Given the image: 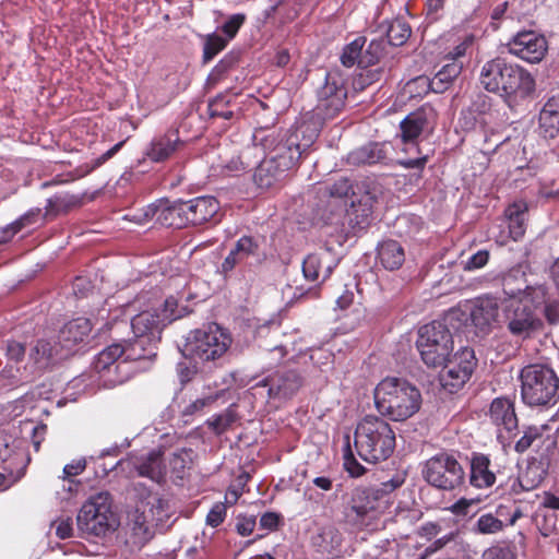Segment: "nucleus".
Here are the masks:
<instances>
[{"label":"nucleus","instance_id":"f257e3e1","mask_svg":"<svg viewBox=\"0 0 559 559\" xmlns=\"http://www.w3.org/2000/svg\"><path fill=\"white\" fill-rule=\"evenodd\" d=\"M479 82L487 92L498 94L507 102L531 96L536 86L530 71L502 57L485 62Z\"/></svg>","mask_w":559,"mask_h":559},{"label":"nucleus","instance_id":"f03ea898","mask_svg":"<svg viewBox=\"0 0 559 559\" xmlns=\"http://www.w3.org/2000/svg\"><path fill=\"white\" fill-rule=\"evenodd\" d=\"M421 401L420 391L404 379L386 377L374 389L378 412L394 421L414 416L420 409Z\"/></svg>","mask_w":559,"mask_h":559},{"label":"nucleus","instance_id":"7ed1b4c3","mask_svg":"<svg viewBox=\"0 0 559 559\" xmlns=\"http://www.w3.org/2000/svg\"><path fill=\"white\" fill-rule=\"evenodd\" d=\"M396 444L391 425L378 416H366L357 425L354 445L358 456L367 463H378L389 459Z\"/></svg>","mask_w":559,"mask_h":559},{"label":"nucleus","instance_id":"20e7f679","mask_svg":"<svg viewBox=\"0 0 559 559\" xmlns=\"http://www.w3.org/2000/svg\"><path fill=\"white\" fill-rule=\"evenodd\" d=\"M521 397L531 407H552L559 401V376L548 364H530L519 376Z\"/></svg>","mask_w":559,"mask_h":559},{"label":"nucleus","instance_id":"39448f33","mask_svg":"<svg viewBox=\"0 0 559 559\" xmlns=\"http://www.w3.org/2000/svg\"><path fill=\"white\" fill-rule=\"evenodd\" d=\"M402 484L403 479L396 477L382 483L379 487L354 488L344 511L347 522L358 524L371 514L383 513L392 503L391 493Z\"/></svg>","mask_w":559,"mask_h":559},{"label":"nucleus","instance_id":"423d86ee","mask_svg":"<svg viewBox=\"0 0 559 559\" xmlns=\"http://www.w3.org/2000/svg\"><path fill=\"white\" fill-rule=\"evenodd\" d=\"M416 347L428 367H440L453 352V336L441 321H432L418 331Z\"/></svg>","mask_w":559,"mask_h":559},{"label":"nucleus","instance_id":"0eeeda50","mask_svg":"<svg viewBox=\"0 0 559 559\" xmlns=\"http://www.w3.org/2000/svg\"><path fill=\"white\" fill-rule=\"evenodd\" d=\"M76 523L82 534L105 536L117 526V520L111 511L109 492H99L88 499L79 511Z\"/></svg>","mask_w":559,"mask_h":559},{"label":"nucleus","instance_id":"6e6552de","mask_svg":"<svg viewBox=\"0 0 559 559\" xmlns=\"http://www.w3.org/2000/svg\"><path fill=\"white\" fill-rule=\"evenodd\" d=\"M421 476L430 486L452 491L465 484V469L457 459L448 452H439L428 459L421 468Z\"/></svg>","mask_w":559,"mask_h":559},{"label":"nucleus","instance_id":"1a4fd4ad","mask_svg":"<svg viewBox=\"0 0 559 559\" xmlns=\"http://www.w3.org/2000/svg\"><path fill=\"white\" fill-rule=\"evenodd\" d=\"M233 343L230 334L217 324L206 330H195L188 337L186 350L194 359L203 362L218 361L225 358Z\"/></svg>","mask_w":559,"mask_h":559},{"label":"nucleus","instance_id":"9d476101","mask_svg":"<svg viewBox=\"0 0 559 559\" xmlns=\"http://www.w3.org/2000/svg\"><path fill=\"white\" fill-rule=\"evenodd\" d=\"M503 293L502 305L508 302L527 301L534 308L542 307L548 299V289L544 284L530 285L522 265H515L500 275Z\"/></svg>","mask_w":559,"mask_h":559},{"label":"nucleus","instance_id":"9b49d317","mask_svg":"<svg viewBox=\"0 0 559 559\" xmlns=\"http://www.w3.org/2000/svg\"><path fill=\"white\" fill-rule=\"evenodd\" d=\"M536 309L527 301L504 304L502 312L508 332L523 341L538 333L544 324L535 312Z\"/></svg>","mask_w":559,"mask_h":559},{"label":"nucleus","instance_id":"f8f14e48","mask_svg":"<svg viewBox=\"0 0 559 559\" xmlns=\"http://www.w3.org/2000/svg\"><path fill=\"white\" fill-rule=\"evenodd\" d=\"M316 114L323 120L335 118L345 107L347 88L337 71L325 74L324 84L317 92Z\"/></svg>","mask_w":559,"mask_h":559},{"label":"nucleus","instance_id":"ddd939ff","mask_svg":"<svg viewBox=\"0 0 559 559\" xmlns=\"http://www.w3.org/2000/svg\"><path fill=\"white\" fill-rule=\"evenodd\" d=\"M440 377L442 386L451 393L459 391L471 379L477 359L473 348L463 347L442 365Z\"/></svg>","mask_w":559,"mask_h":559},{"label":"nucleus","instance_id":"4468645a","mask_svg":"<svg viewBox=\"0 0 559 559\" xmlns=\"http://www.w3.org/2000/svg\"><path fill=\"white\" fill-rule=\"evenodd\" d=\"M122 354L118 345H109L96 356L94 369L105 385L116 386L129 380L130 371L126 368L128 361L122 358Z\"/></svg>","mask_w":559,"mask_h":559},{"label":"nucleus","instance_id":"2eb2a0df","mask_svg":"<svg viewBox=\"0 0 559 559\" xmlns=\"http://www.w3.org/2000/svg\"><path fill=\"white\" fill-rule=\"evenodd\" d=\"M262 243L263 240L260 237L247 235L240 237L222 262L221 273L226 277L241 263L252 264L254 262L261 264L266 259Z\"/></svg>","mask_w":559,"mask_h":559},{"label":"nucleus","instance_id":"dca6fc26","mask_svg":"<svg viewBox=\"0 0 559 559\" xmlns=\"http://www.w3.org/2000/svg\"><path fill=\"white\" fill-rule=\"evenodd\" d=\"M508 52L528 62H540L547 51L546 37L535 31H522L515 34L506 45Z\"/></svg>","mask_w":559,"mask_h":559},{"label":"nucleus","instance_id":"f3484780","mask_svg":"<svg viewBox=\"0 0 559 559\" xmlns=\"http://www.w3.org/2000/svg\"><path fill=\"white\" fill-rule=\"evenodd\" d=\"M143 216L146 221L155 219L165 227L185 228L189 226L183 200H156L144 209Z\"/></svg>","mask_w":559,"mask_h":559},{"label":"nucleus","instance_id":"a211bd4d","mask_svg":"<svg viewBox=\"0 0 559 559\" xmlns=\"http://www.w3.org/2000/svg\"><path fill=\"white\" fill-rule=\"evenodd\" d=\"M189 226H215L223 214L219 201L213 195H201L185 201Z\"/></svg>","mask_w":559,"mask_h":559},{"label":"nucleus","instance_id":"6ab92c4d","mask_svg":"<svg viewBox=\"0 0 559 559\" xmlns=\"http://www.w3.org/2000/svg\"><path fill=\"white\" fill-rule=\"evenodd\" d=\"M302 127L288 131L272 150L270 156L283 170L288 171L298 165L309 143L301 144L299 132Z\"/></svg>","mask_w":559,"mask_h":559},{"label":"nucleus","instance_id":"aec40b11","mask_svg":"<svg viewBox=\"0 0 559 559\" xmlns=\"http://www.w3.org/2000/svg\"><path fill=\"white\" fill-rule=\"evenodd\" d=\"M531 447H535L542 461H548L556 453L557 440L547 433L546 427L532 426L524 430L523 436L515 442L514 450L518 453H524Z\"/></svg>","mask_w":559,"mask_h":559},{"label":"nucleus","instance_id":"412c9836","mask_svg":"<svg viewBox=\"0 0 559 559\" xmlns=\"http://www.w3.org/2000/svg\"><path fill=\"white\" fill-rule=\"evenodd\" d=\"M338 264L331 248H320L319 251L308 254L302 261V273L311 282H325Z\"/></svg>","mask_w":559,"mask_h":559},{"label":"nucleus","instance_id":"4be33fe9","mask_svg":"<svg viewBox=\"0 0 559 559\" xmlns=\"http://www.w3.org/2000/svg\"><path fill=\"white\" fill-rule=\"evenodd\" d=\"M492 99L484 93H478L471 105L461 112V120L465 129H473L477 123L486 126L493 117Z\"/></svg>","mask_w":559,"mask_h":559},{"label":"nucleus","instance_id":"5701e85b","mask_svg":"<svg viewBox=\"0 0 559 559\" xmlns=\"http://www.w3.org/2000/svg\"><path fill=\"white\" fill-rule=\"evenodd\" d=\"M166 324L158 314V310H145L131 320V329L134 336H142L153 342H160L162 332Z\"/></svg>","mask_w":559,"mask_h":559},{"label":"nucleus","instance_id":"b1692460","mask_svg":"<svg viewBox=\"0 0 559 559\" xmlns=\"http://www.w3.org/2000/svg\"><path fill=\"white\" fill-rule=\"evenodd\" d=\"M468 481L477 489H487L495 485L496 473L491 468L489 455L480 452L471 454Z\"/></svg>","mask_w":559,"mask_h":559},{"label":"nucleus","instance_id":"393cba45","mask_svg":"<svg viewBox=\"0 0 559 559\" xmlns=\"http://www.w3.org/2000/svg\"><path fill=\"white\" fill-rule=\"evenodd\" d=\"M92 332V323L86 318H76L67 322L59 331L58 344L71 352L75 346L85 343Z\"/></svg>","mask_w":559,"mask_h":559},{"label":"nucleus","instance_id":"a878e982","mask_svg":"<svg viewBox=\"0 0 559 559\" xmlns=\"http://www.w3.org/2000/svg\"><path fill=\"white\" fill-rule=\"evenodd\" d=\"M266 381L273 399H290L302 385V378L295 370L277 371Z\"/></svg>","mask_w":559,"mask_h":559},{"label":"nucleus","instance_id":"bb28decb","mask_svg":"<svg viewBox=\"0 0 559 559\" xmlns=\"http://www.w3.org/2000/svg\"><path fill=\"white\" fill-rule=\"evenodd\" d=\"M488 416L490 421L508 432L518 428V416L515 414L514 400L507 396H499L491 401Z\"/></svg>","mask_w":559,"mask_h":559},{"label":"nucleus","instance_id":"cd10ccee","mask_svg":"<svg viewBox=\"0 0 559 559\" xmlns=\"http://www.w3.org/2000/svg\"><path fill=\"white\" fill-rule=\"evenodd\" d=\"M111 345H118L123 350L122 358L128 362L153 359L157 355V342L142 336H134L132 340L112 343Z\"/></svg>","mask_w":559,"mask_h":559},{"label":"nucleus","instance_id":"c85d7f7f","mask_svg":"<svg viewBox=\"0 0 559 559\" xmlns=\"http://www.w3.org/2000/svg\"><path fill=\"white\" fill-rule=\"evenodd\" d=\"M431 110L424 107L408 114L400 123L401 139L404 144L415 143L425 129L428 128Z\"/></svg>","mask_w":559,"mask_h":559},{"label":"nucleus","instance_id":"c756f323","mask_svg":"<svg viewBox=\"0 0 559 559\" xmlns=\"http://www.w3.org/2000/svg\"><path fill=\"white\" fill-rule=\"evenodd\" d=\"M498 301L495 297L485 295L477 297L471 310V320L480 331H485L498 316Z\"/></svg>","mask_w":559,"mask_h":559},{"label":"nucleus","instance_id":"7c9ffc66","mask_svg":"<svg viewBox=\"0 0 559 559\" xmlns=\"http://www.w3.org/2000/svg\"><path fill=\"white\" fill-rule=\"evenodd\" d=\"M527 213L528 204L524 200H516L504 210L509 235L514 241L520 240L525 235Z\"/></svg>","mask_w":559,"mask_h":559},{"label":"nucleus","instance_id":"2f4dec72","mask_svg":"<svg viewBox=\"0 0 559 559\" xmlns=\"http://www.w3.org/2000/svg\"><path fill=\"white\" fill-rule=\"evenodd\" d=\"M83 205V198L69 192L56 193L47 200L44 218L52 221Z\"/></svg>","mask_w":559,"mask_h":559},{"label":"nucleus","instance_id":"473e14b6","mask_svg":"<svg viewBox=\"0 0 559 559\" xmlns=\"http://www.w3.org/2000/svg\"><path fill=\"white\" fill-rule=\"evenodd\" d=\"M286 173L271 157H266L255 168L253 180L259 188L267 190L280 186Z\"/></svg>","mask_w":559,"mask_h":559},{"label":"nucleus","instance_id":"72a5a7b5","mask_svg":"<svg viewBox=\"0 0 559 559\" xmlns=\"http://www.w3.org/2000/svg\"><path fill=\"white\" fill-rule=\"evenodd\" d=\"M180 140L177 131H168L152 140L146 156L155 163L168 159L177 150Z\"/></svg>","mask_w":559,"mask_h":559},{"label":"nucleus","instance_id":"f704fd0d","mask_svg":"<svg viewBox=\"0 0 559 559\" xmlns=\"http://www.w3.org/2000/svg\"><path fill=\"white\" fill-rule=\"evenodd\" d=\"M539 132L545 139L559 133V95L550 97L539 112Z\"/></svg>","mask_w":559,"mask_h":559},{"label":"nucleus","instance_id":"c9c22d12","mask_svg":"<svg viewBox=\"0 0 559 559\" xmlns=\"http://www.w3.org/2000/svg\"><path fill=\"white\" fill-rule=\"evenodd\" d=\"M386 159L385 144L370 142L348 154L347 160L354 166L374 165Z\"/></svg>","mask_w":559,"mask_h":559},{"label":"nucleus","instance_id":"e433bc0d","mask_svg":"<svg viewBox=\"0 0 559 559\" xmlns=\"http://www.w3.org/2000/svg\"><path fill=\"white\" fill-rule=\"evenodd\" d=\"M316 546L326 559L341 558L343 555V535L335 527L323 528L318 535Z\"/></svg>","mask_w":559,"mask_h":559},{"label":"nucleus","instance_id":"4c0bfd02","mask_svg":"<svg viewBox=\"0 0 559 559\" xmlns=\"http://www.w3.org/2000/svg\"><path fill=\"white\" fill-rule=\"evenodd\" d=\"M378 259L384 269L394 271L404 263L405 252L399 241L384 240L378 247Z\"/></svg>","mask_w":559,"mask_h":559},{"label":"nucleus","instance_id":"58836bf2","mask_svg":"<svg viewBox=\"0 0 559 559\" xmlns=\"http://www.w3.org/2000/svg\"><path fill=\"white\" fill-rule=\"evenodd\" d=\"M549 463L550 460L542 461V457L530 462L525 471L522 472L518 478V485L521 489L530 491L538 487L546 476Z\"/></svg>","mask_w":559,"mask_h":559},{"label":"nucleus","instance_id":"ea45409f","mask_svg":"<svg viewBox=\"0 0 559 559\" xmlns=\"http://www.w3.org/2000/svg\"><path fill=\"white\" fill-rule=\"evenodd\" d=\"M139 476L147 477L159 483L165 475L160 451H151L145 457L135 464Z\"/></svg>","mask_w":559,"mask_h":559},{"label":"nucleus","instance_id":"a19ab883","mask_svg":"<svg viewBox=\"0 0 559 559\" xmlns=\"http://www.w3.org/2000/svg\"><path fill=\"white\" fill-rule=\"evenodd\" d=\"M462 62L445 63L436 75L428 81V86L433 93L441 94L445 92L462 72Z\"/></svg>","mask_w":559,"mask_h":559},{"label":"nucleus","instance_id":"79ce46f5","mask_svg":"<svg viewBox=\"0 0 559 559\" xmlns=\"http://www.w3.org/2000/svg\"><path fill=\"white\" fill-rule=\"evenodd\" d=\"M235 97L236 95H231L229 92L216 95L207 105L210 117L230 120L234 117V111L229 107L234 103Z\"/></svg>","mask_w":559,"mask_h":559},{"label":"nucleus","instance_id":"37998d69","mask_svg":"<svg viewBox=\"0 0 559 559\" xmlns=\"http://www.w3.org/2000/svg\"><path fill=\"white\" fill-rule=\"evenodd\" d=\"M534 523L545 537L559 534V515L552 513L549 509L538 507L534 515Z\"/></svg>","mask_w":559,"mask_h":559},{"label":"nucleus","instance_id":"c03bdc74","mask_svg":"<svg viewBox=\"0 0 559 559\" xmlns=\"http://www.w3.org/2000/svg\"><path fill=\"white\" fill-rule=\"evenodd\" d=\"M412 35V28L409 24L402 20H393L386 29V43L394 47L403 46Z\"/></svg>","mask_w":559,"mask_h":559},{"label":"nucleus","instance_id":"a18cd8bd","mask_svg":"<svg viewBox=\"0 0 559 559\" xmlns=\"http://www.w3.org/2000/svg\"><path fill=\"white\" fill-rule=\"evenodd\" d=\"M236 411L229 406L221 414H215L206 420V426L216 435L225 433L237 421Z\"/></svg>","mask_w":559,"mask_h":559},{"label":"nucleus","instance_id":"49530a36","mask_svg":"<svg viewBox=\"0 0 559 559\" xmlns=\"http://www.w3.org/2000/svg\"><path fill=\"white\" fill-rule=\"evenodd\" d=\"M366 41V37L359 36L345 45L340 57L341 63L346 68H352L355 64L360 68L362 48L365 47Z\"/></svg>","mask_w":559,"mask_h":559},{"label":"nucleus","instance_id":"de8ad7c7","mask_svg":"<svg viewBox=\"0 0 559 559\" xmlns=\"http://www.w3.org/2000/svg\"><path fill=\"white\" fill-rule=\"evenodd\" d=\"M240 61V52L239 51H229L227 52L218 63L212 69L209 80L217 83L226 78V75L235 69Z\"/></svg>","mask_w":559,"mask_h":559},{"label":"nucleus","instance_id":"09e8293b","mask_svg":"<svg viewBox=\"0 0 559 559\" xmlns=\"http://www.w3.org/2000/svg\"><path fill=\"white\" fill-rule=\"evenodd\" d=\"M386 41L383 38L370 40L368 46L362 48L360 68H369L377 64L385 53Z\"/></svg>","mask_w":559,"mask_h":559},{"label":"nucleus","instance_id":"8fccbe9b","mask_svg":"<svg viewBox=\"0 0 559 559\" xmlns=\"http://www.w3.org/2000/svg\"><path fill=\"white\" fill-rule=\"evenodd\" d=\"M228 44V40L216 33L205 36L202 61L204 64L212 61Z\"/></svg>","mask_w":559,"mask_h":559},{"label":"nucleus","instance_id":"3c124183","mask_svg":"<svg viewBox=\"0 0 559 559\" xmlns=\"http://www.w3.org/2000/svg\"><path fill=\"white\" fill-rule=\"evenodd\" d=\"M504 527L503 522L492 513L481 514L475 525L474 532L481 535H491L501 532Z\"/></svg>","mask_w":559,"mask_h":559},{"label":"nucleus","instance_id":"603ef678","mask_svg":"<svg viewBox=\"0 0 559 559\" xmlns=\"http://www.w3.org/2000/svg\"><path fill=\"white\" fill-rule=\"evenodd\" d=\"M423 516L420 508L413 501L411 504H399L395 510L394 521L396 523L414 525Z\"/></svg>","mask_w":559,"mask_h":559},{"label":"nucleus","instance_id":"864d4df0","mask_svg":"<svg viewBox=\"0 0 559 559\" xmlns=\"http://www.w3.org/2000/svg\"><path fill=\"white\" fill-rule=\"evenodd\" d=\"M343 460L344 469L349 474V476L360 477L366 473V468L357 461L353 453L349 435L345 436Z\"/></svg>","mask_w":559,"mask_h":559},{"label":"nucleus","instance_id":"5fc2aeb1","mask_svg":"<svg viewBox=\"0 0 559 559\" xmlns=\"http://www.w3.org/2000/svg\"><path fill=\"white\" fill-rule=\"evenodd\" d=\"M56 355H58L56 346L47 340H38L31 350V357L36 364L48 362Z\"/></svg>","mask_w":559,"mask_h":559},{"label":"nucleus","instance_id":"6e6d98bb","mask_svg":"<svg viewBox=\"0 0 559 559\" xmlns=\"http://www.w3.org/2000/svg\"><path fill=\"white\" fill-rule=\"evenodd\" d=\"M481 559H516L514 547L501 542L496 543L484 550Z\"/></svg>","mask_w":559,"mask_h":559},{"label":"nucleus","instance_id":"4d7b16f0","mask_svg":"<svg viewBox=\"0 0 559 559\" xmlns=\"http://www.w3.org/2000/svg\"><path fill=\"white\" fill-rule=\"evenodd\" d=\"M349 225L353 228L364 229L369 225L371 209L369 206L359 205L356 207L354 204L347 212Z\"/></svg>","mask_w":559,"mask_h":559},{"label":"nucleus","instance_id":"13d9d810","mask_svg":"<svg viewBox=\"0 0 559 559\" xmlns=\"http://www.w3.org/2000/svg\"><path fill=\"white\" fill-rule=\"evenodd\" d=\"M157 310L166 325L181 317L178 311V300L174 296L167 297L163 304V308H158Z\"/></svg>","mask_w":559,"mask_h":559},{"label":"nucleus","instance_id":"bf43d9fd","mask_svg":"<svg viewBox=\"0 0 559 559\" xmlns=\"http://www.w3.org/2000/svg\"><path fill=\"white\" fill-rule=\"evenodd\" d=\"M247 16L245 13H236L228 17V20L222 25V32L228 37V39H233L236 37L237 33L245 24Z\"/></svg>","mask_w":559,"mask_h":559},{"label":"nucleus","instance_id":"052dcab7","mask_svg":"<svg viewBox=\"0 0 559 559\" xmlns=\"http://www.w3.org/2000/svg\"><path fill=\"white\" fill-rule=\"evenodd\" d=\"M227 514V506L225 502H216L213 504L211 510L209 511L205 522L211 527L219 526L226 518Z\"/></svg>","mask_w":559,"mask_h":559},{"label":"nucleus","instance_id":"680f3d73","mask_svg":"<svg viewBox=\"0 0 559 559\" xmlns=\"http://www.w3.org/2000/svg\"><path fill=\"white\" fill-rule=\"evenodd\" d=\"M361 72L355 79V84L358 88L364 90L368 85L378 82L381 79L382 71L380 69L361 68Z\"/></svg>","mask_w":559,"mask_h":559},{"label":"nucleus","instance_id":"e2e57ef3","mask_svg":"<svg viewBox=\"0 0 559 559\" xmlns=\"http://www.w3.org/2000/svg\"><path fill=\"white\" fill-rule=\"evenodd\" d=\"M447 0H426L425 12L426 17L430 22L439 21L442 16V11L445 7Z\"/></svg>","mask_w":559,"mask_h":559},{"label":"nucleus","instance_id":"0e129e2a","mask_svg":"<svg viewBox=\"0 0 559 559\" xmlns=\"http://www.w3.org/2000/svg\"><path fill=\"white\" fill-rule=\"evenodd\" d=\"M473 44V36H466L461 43H459L452 50H450L444 59L451 62H461L460 59L466 53V50Z\"/></svg>","mask_w":559,"mask_h":559},{"label":"nucleus","instance_id":"69168bd1","mask_svg":"<svg viewBox=\"0 0 559 559\" xmlns=\"http://www.w3.org/2000/svg\"><path fill=\"white\" fill-rule=\"evenodd\" d=\"M489 257L490 254L489 251L487 250L477 251L476 253L468 258V260L465 263L464 270L473 271L484 267L488 263Z\"/></svg>","mask_w":559,"mask_h":559},{"label":"nucleus","instance_id":"338daca9","mask_svg":"<svg viewBox=\"0 0 559 559\" xmlns=\"http://www.w3.org/2000/svg\"><path fill=\"white\" fill-rule=\"evenodd\" d=\"M86 468V460L78 459L63 467V479H70L71 477L82 474Z\"/></svg>","mask_w":559,"mask_h":559},{"label":"nucleus","instance_id":"774afa93","mask_svg":"<svg viewBox=\"0 0 559 559\" xmlns=\"http://www.w3.org/2000/svg\"><path fill=\"white\" fill-rule=\"evenodd\" d=\"M353 187L350 185V181L346 178H341L336 180L331 187H330V194L331 197L336 198H344L349 194Z\"/></svg>","mask_w":559,"mask_h":559}]
</instances>
